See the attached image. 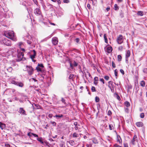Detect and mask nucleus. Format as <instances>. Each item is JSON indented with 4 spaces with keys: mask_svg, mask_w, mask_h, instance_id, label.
<instances>
[{
    "mask_svg": "<svg viewBox=\"0 0 147 147\" xmlns=\"http://www.w3.org/2000/svg\"><path fill=\"white\" fill-rule=\"evenodd\" d=\"M5 36L10 38L12 40H17L16 38L14 35V32L13 31L6 32L5 33Z\"/></svg>",
    "mask_w": 147,
    "mask_h": 147,
    "instance_id": "f257e3e1",
    "label": "nucleus"
},
{
    "mask_svg": "<svg viewBox=\"0 0 147 147\" xmlns=\"http://www.w3.org/2000/svg\"><path fill=\"white\" fill-rule=\"evenodd\" d=\"M18 53L17 57L16 60L17 61H24L26 59L23 57L24 55V53L23 52H19L18 51H17Z\"/></svg>",
    "mask_w": 147,
    "mask_h": 147,
    "instance_id": "f03ea898",
    "label": "nucleus"
},
{
    "mask_svg": "<svg viewBox=\"0 0 147 147\" xmlns=\"http://www.w3.org/2000/svg\"><path fill=\"white\" fill-rule=\"evenodd\" d=\"M11 84L20 87H22L24 86V84L23 82H18L14 80H11Z\"/></svg>",
    "mask_w": 147,
    "mask_h": 147,
    "instance_id": "7ed1b4c3",
    "label": "nucleus"
},
{
    "mask_svg": "<svg viewBox=\"0 0 147 147\" xmlns=\"http://www.w3.org/2000/svg\"><path fill=\"white\" fill-rule=\"evenodd\" d=\"M26 67L27 68V71L29 75H31L33 74L34 69L31 66H26Z\"/></svg>",
    "mask_w": 147,
    "mask_h": 147,
    "instance_id": "20e7f679",
    "label": "nucleus"
},
{
    "mask_svg": "<svg viewBox=\"0 0 147 147\" xmlns=\"http://www.w3.org/2000/svg\"><path fill=\"white\" fill-rule=\"evenodd\" d=\"M2 41L5 45L7 46H10L11 44L10 40L7 38L3 39Z\"/></svg>",
    "mask_w": 147,
    "mask_h": 147,
    "instance_id": "39448f33",
    "label": "nucleus"
},
{
    "mask_svg": "<svg viewBox=\"0 0 147 147\" xmlns=\"http://www.w3.org/2000/svg\"><path fill=\"white\" fill-rule=\"evenodd\" d=\"M44 66L42 64L38 63V66L36 67V69L38 72H42V71H45L42 69V68Z\"/></svg>",
    "mask_w": 147,
    "mask_h": 147,
    "instance_id": "423d86ee",
    "label": "nucleus"
},
{
    "mask_svg": "<svg viewBox=\"0 0 147 147\" xmlns=\"http://www.w3.org/2000/svg\"><path fill=\"white\" fill-rule=\"evenodd\" d=\"M117 43L119 44H121L123 42V36L121 35H119L117 39Z\"/></svg>",
    "mask_w": 147,
    "mask_h": 147,
    "instance_id": "0eeeda50",
    "label": "nucleus"
},
{
    "mask_svg": "<svg viewBox=\"0 0 147 147\" xmlns=\"http://www.w3.org/2000/svg\"><path fill=\"white\" fill-rule=\"evenodd\" d=\"M69 63L70 68L71 69H74V67H76L78 65V63L75 61H74L73 63L70 62Z\"/></svg>",
    "mask_w": 147,
    "mask_h": 147,
    "instance_id": "6e6552de",
    "label": "nucleus"
},
{
    "mask_svg": "<svg viewBox=\"0 0 147 147\" xmlns=\"http://www.w3.org/2000/svg\"><path fill=\"white\" fill-rule=\"evenodd\" d=\"M34 13L37 16L41 15L42 12L40 9L38 8H36L34 11Z\"/></svg>",
    "mask_w": 147,
    "mask_h": 147,
    "instance_id": "1a4fd4ad",
    "label": "nucleus"
},
{
    "mask_svg": "<svg viewBox=\"0 0 147 147\" xmlns=\"http://www.w3.org/2000/svg\"><path fill=\"white\" fill-rule=\"evenodd\" d=\"M18 112L20 114L23 115H26V112L23 108H20Z\"/></svg>",
    "mask_w": 147,
    "mask_h": 147,
    "instance_id": "9d476101",
    "label": "nucleus"
},
{
    "mask_svg": "<svg viewBox=\"0 0 147 147\" xmlns=\"http://www.w3.org/2000/svg\"><path fill=\"white\" fill-rule=\"evenodd\" d=\"M100 140V138L98 137L97 138H94L92 140V141L95 144H98Z\"/></svg>",
    "mask_w": 147,
    "mask_h": 147,
    "instance_id": "9b49d317",
    "label": "nucleus"
},
{
    "mask_svg": "<svg viewBox=\"0 0 147 147\" xmlns=\"http://www.w3.org/2000/svg\"><path fill=\"white\" fill-rule=\"evenodd\" d=\"M31 51L33 52V54L32 55H30V57L31 59H34V58H35V56L36 55V51L34 50H33Z\"/></svg>",
    "mask_w": 147,
    "mask_h": 147,
    "instance_id": "f8f14e48",
    "label": "nucleus"
},
{
    "mask_svg": "<svg viewBox=\"0 0 147 147\" xmlns=\"http://www.w3.org/2000/svg\"><path fill=\"white\" fill-rule=\"evenodd\" d=\"M53 44L55 45H57L58 42L57 39L56 38H53L52 39Z\"/></svg>",
    "mask_w": 147,
    "mask_h": 147,
    "instance_id": "ddd939ff",
    "label": "nucleus"
},
{
    "mask_svg": "<svg viewBox=\"0 0 147 147\" xmlns=\"http://www.w3.org/2000/svg\"><path fill=\"white\" fill-rule=\"evenodd\" d=\"M108 87L109 88H115V86L113 84V82L112 81H110L108 82Z\"/></svg>",
    "mask_w": 147,
    "mask_h": 147,
    "instance_id": "4468645a",
    "label": "nucleus"
},
{
    "mask_svg": "<svg viewBox=\"0 0 147 147\" xmlns=\"http://www.w3.org/2000/svg\"><path fill=\"white\" fill-rule=\"evenodd\" d=\"M130 55V52L129 50H128L127 51V53L126 54V61H128V58L129 57Z\"/></svg>",
    "mask_w": 147,
    "mask_h": 147,
    "instance_id": "2eb2a0df",
    "label": "nucleus"
},
{
    "mask_svg": "<svg viewBox=\"0 0 147 147\" xmlns=\"http://www.w3.org/2000/svg\"><path fill=\"white\" fill-rule=\"evenodd\" d=\"M136 125L137 127H143L144 124L142 122H138L136 123Z\"/></svg>",
    "mask_w": 147,
    "mask_h": 147,
    "instance_id": "dca6fc26",
    "label": "nucleus"
},
{
    "mask_svg": "<svg viewBox=\"0 0 147 147\" xmlns=\"http://www.w3.org/2000/svg\"><path fill=\"white\" fill-rule=\"evenodd\" d=\"M137 138V136L136 135H135L134 136L133 139L131 141V143L133 145H134L135 144V141H136L135 139Z\"/></svg>",
    "mask_w": 147,
    "mask_h": 147,
    "instance_id": "f3484780",
    "label": "nucleus"
},
{
    "mask_svg": "<svg viewBox=\"0 0 147 147\" xmlns=\"http://www.w3.org/2000/svg\"><path fill=\"white\" fill-rule=\"evenodd\" d=\"M117 142H119V144L122 143V140L121 138L119 135H117Z\"/></svg>",
    "mask_w": 147,
    "mask_h": 147,
    "instance_id": "a211bd4d",
    "label": "nucleus"
},
{
    "mask_svg": "<svg viewBox=\"0 0 147 147\" xmlns=\"http://www.w3.org/2000/svg\"><path fill=\"white\" fill-rule=\"evenodd\" d=\"M5 127V124L2 123L1 122H0V128L2 129H4Z\"/></svg>",
    "mask_w": 147,
    "mask_h": 147,
    "instance_id": "6ab92c4d",
    "label": "nucleus"
},
{
    "mask_svg": "<svg viewBox=\"0 0 147 147\" xmlns=\"http://www.w3.org/2000/svg\"><path fill=\"white\" fill-rule=\"evenodd\" d=\"M112 51V48L111 47H109L107 48V51L108 53H111Z\"/></svg>",
    "mask_w": 147,
    "mask_h": 147,
    "instance_id": "aec40b11",
    "label": "nucleus"
},
{
    "mask_svg": "<svg viewBox=\"0 0 147 147\" xmlns=\"http://www.w3.org/2000/svg\"><path fill=\"white\" fill-rule=\"evenodd\" d=\"M74 125L75 126V129L76 130H78V126H79L80 125L78 124V123L76 122H75L74 123Z\"/></svg>",
    "mask_w": 147,
    "mask_h": 147,
    "instance_id": "412c9836",
    "label": "nucleus"
},
{
    "mask_svg": "<svg viewBox=\"0 0 147 147\" xmlns=\"http://www.w3.org/2000/svg\"><path fill=\"white\" fill-rule=\"evenodd\" d=\"M98 78L97 77H95L94 79V84L96 85L98 83Z\"/></svg>",
    "mask_w": 147,
    "mask_h": 147,
    "instance_id": "4be33fe9",
    "label": "nucleus"
},
{
    "mask_svg": "<svg viewBox=\"0 0 147 147\" xmlns=\"http://www.w3.org/2000/svg\"><path fill=\"white\" fill-rule=\"evenodd\" d=\"M83 71H84V73L85 74L86 73H87L89 75V76H91L90 73L88 72V71L84 67L83 68Z\"/></svg>",
    "mask_w": 147,
    "mask_h": 147,
    "instance_id": "5701e85b",
    "label": "nucleus"
},
{
    "mask_svg": "<svg viewBox=\"0 0 147 147\" xmlns=\"http://www.w3.org/2000/svg\"><path fill=\"white\" fill-rule=\"evenodd\" d=\"M37 140L38 141L40 142L41 144H43L44 143V142L42 140V138L41 137L40 138H38Z\"/></svg>",
    "mask_w": 147,
    "mask_h": 147,
    "instance_id": "b1692460",
    "label": "nucleus"
},
{
    "mask_svg": "<svg viewBox=\"0 0 147 147\" xmlns=\"http://www.w3.org/2000/svg\"><path fill=\"white\" fill-rule=\"evenodd\" d=\"M74 75L72 74H71L69 77V79L73 81L74 80Z\"/></svg>",
    "mask_w": 147,
    "mask_h": 147,
    "instance_id": "393cba45",
    "label": "nucleus"
},
{
    "mask_svg": "<svg viewBox=\"0 0 147 147\" xmlns=\"http://www.w3.org/2000/svg\"><path fill=\"white\" fill-rule=\"evenodd\" d=\"M79 136V134L76 133H74L72 135V137L74 138H77Z\"/></svg>",
    "mask_w": 147,
    "mask_h": 147,
    "instance_id": "a878e982",
    "label": "nucleus"
},
{
    "mask_svg": "<svg viewBox=\"0 0 147 147\" xmlns=\"http://www.w3.org/2000/svg\"><path fill=\"white\" fill-rule=\"evenodd\" d=\"M137 14L139 16H142L144 14V12L142 11H139L137 13Z\"/></svg>",
    "mask_w": 147,
    "mask_h": 147,
    "instance_id": "bb28decb",
    "label": "nucleus"
},
{
    "mask_svg": "<svg viewBox=\"0 0 147 147\" xmlns=\"http://www.w3.org/2000/svg\"><path fill=\"white\" fill-rule=\"evenodd\" d=\"M63 117V115L62 114H59L58 115H56L54 116V117L56 118H61Z\"/></svg>",
    "mask_w": 147,
    "mask_h": 147,
    "instance_id": "cd10ccee",
    "label": "nucleus"
},
{
    "mask_svg": "<svg viewBox=\"0 0 147 147\" xmlns=\"http://www.w3.org/2000/svg\"><path fill=\"white\" fill-rule=\"evenodd\" d=\"M104 37L105 40V42L106 43H108L107 39V35L106 34H104Z\"/></svg>",
    "mask_w": 147,
    "mask_h": 147,
    "instance_id": "c85d7f7f",
    "label": "nucleus"
},
{
    "mask_svg": "<svg viewBox=\"0 0 147 147\" xmlns=\"http://www.w3.org/2000/svg\"><path fill=\"white\" fill-rule=\"evenodd\" d=\"M124 104L127 107H128L130 106L129 103L128 101H125V102Z\"/></svg>",
    "mask_w": 147,
    "mask_h": 147,
    "instance_id": "c756f323",
    "label": "nucleus"
},
{
    "mask_svg": "<svg viewBox=\"0 0 147 147\" xmlns=\"http://www.w3.org/2000/svg\"><path fill=\"white\" fill-rule=\"evenodd\" d=\"M140 85L142 87H144L145 85V82L144 81H142L140 82Z\"/></svg>",
    "mask_w": 147,
    "mask_h": 147,
    "instance_id": "7c9ffc66",
    "label": "nucleus"
},
{
    "mask_svg": "<svg viewBox=\"0 0 147 147\" xmlns=\"http://www.w3.org/2000/svg\"><path fill=\"white\" fill-rule=\"evenodd\" d=\"M122 57L120 55H118L117 56L118 60L119 61H121L122 59Z\"/></svg>",
    "mask_w": 147,
    "mask_h": 147,
    "instance_id": "2f4dec72",
    "label": "nucleus"
},
{
    "mask_svg": "<svg viewBox=\"0 0 147 147\" xmlns=\"http://www.w3.org/2000/svg\"><path fill=\"white\" fill-rule=\"evenodd\" d=\"M109 129L110 130L113 129H114V127L113 125L109 124Z\"/></svg>",
    "mask_w": 147,
    "mask_h": 147,
    "instance_id": "473e14b6",
    "label": "nucleus"
},
{
    "mask_svg": "<svg viewBox=\"0 0 147 147\" xmlns=\"http://www.w3.org/2000/svg\"><path fill=\"white\" fill-rule=\"evenodd\" d=\"M114 9L116 10H117L119 9V7L117 6V4H115L114 5Z\"/></svg>",
    "mask_w": 147,
    "mask_h": 147,
    "instance_id": "72a5a7b5",
    "label": "nucleus"
},
{
    "mask_svg": "<svg viewBox=\"0 0 147 147\" xmlns=\"http://www.w3.org/2000/svg\"><path fill=\"white\" fill-rule=\"evenodd\" d=\"M41 72L42 73V75H40V76H41V77H42L43 79H44V76L45 75V74L46 73L45 71H42Z\"/></svg>",
    "mask_w": 147,
    "mask_h": 147,
    "instance_id": "f704fd0d",
    "label": "nucleus"
},
{
    "mask_svg": "<svg viewBox=\"0 0 147 147\" xmlns=\"http://www.w3.org/2000/svg\"><path fill=\"white\" fill-rule=\"evenodd\" d=\"M18 46L20 48H21L22 46L23 45V43L22 42H18Z\"/></svg>",
    "mask_w": 147,
    "mask_h": 147,
    "instance_id": "c9c22d12",
    "label": "nucleus"
},
{
    "mask_svg": "<svg viewBox=\"0 0 147 147\" xmlns=\"http://www.w3.org/2000/svg\"><path fill=\"white\" fill-rule=\"evenodd\" d=\"M30 80L31 81H34V82L36 83L37 84H38V80L34 78H31L30 79Z\"/></svg>",
    "mask_w": 147,
    "mask_h": 147,
    "instance_id": "e433bc0d",
    "label": "nucleus"
},
{
    "mask_svg": "<svg viewBox=\"0 0 147 147\" xmlns=\"http://www.w3.org/2000/svg\"><path fill=\"white\" fill-rule=\"evenodd\" d=\"M114 73H115V75L116 77V78H117V73H118V70L117 69H115L114 70Z\"/></svg>",
    "mask_w": 147,
    "mask_h": 147,
    "instance_id": "4c0bfd02",
    "label": "nucleus"
},
{
    "mask_svg": "<svg viewBox=\"0 0 147 147\" xmlns=\"http://www.w3.org/2000/svg\"><path fill=\"white\" fill-rule=\"evenodd\" d=\"M69 143L72 146H73L75 144V143L74 141L70 140L69 142Z\"/></svg>",
    "mask_w": 147,
    "mask_h": 147,
    "instance_id": "58836bf2",
    "label": "nucleus"
},
{
    "mask_svg": "<svg viewBox=\"0 0 147 147\" xmlns=\"http://www.w3.org/2000/svg\"><path fill=\"white\" fill-rule=\"evenodd\" d=\"M95 101L96 102H98L100 101V99L98 97L96 96L95 98Z\"/></svg>",
    "mask_w": 147,
    "mask_h": 147,
    "instance_id": "ea45409f",
    "label": "nucleus"
},
{
    "mask_svg": "<svg viewBox=\"0 0 147 147\" xmlns=\"http://www.w3.org/2000/svg\"><path fill=\"white\" fill-rule=\"evenodd\" d=\"M91 90L92 92H94L96 91L95 87L93 86L92 87Z\"/></svg>",
    "mask_w": 147,
    "mask_h": 147,
    "instance_id": "a19ab883",
    "label": "nucleus"
},
{
    "mask_svg": "<svg viewBox=\"0 0 147 147\" xmlns=\"http://www.w3.org/2000/svg\"><path fill=\"white\" fill-rule=\"evenodd\" d=\"M123 47L122 46H120L118 47V49L119 51H122Z\"/></svg>",
    "mask_w": 147,
    "mask_h": 147,
    "instance_id": "79ce46f5",
    "label": "nucleus"
},
{
    "mask_svg": "<svg viewBox=\"0 0 147 147\" xmlns=\"http://www.w3.org/2000/svg\"><path fill=\"white\" fill-rule=\"evenodd\" d=\"M92 1L93 5H95L97 3V0H91Z\"/></svg>",
    "mask_w": 147,
    "mask_h": 147,
    "instance_id": "37998d69",
    "label": "nucleus"
},
{
    "mask_svg": "<svg viewBox=\"0 0 147 147\" xmlns=\"http://www.w3.org/2000/svg\"><path fill=\"white\" fill-rule=\"evenodd\" d=\"M61 101L64 104H66V103L65 102V100L63 98H61Z\"/></svg>",
    "mask_w": 147,
    "mask_h": 147,
    "instance_id": "c03bdc74",
    "label": "nucleus"
},
{
    "mask_svg": "<svg viewBox=\"0 0 147 147\" xmlns=\"http://www.w3.org/2000/svg\"><path fill=\"white\" fill-rule=\"evenodd\" d=\"M140 117L142 118H143L144 117V113H142L140 115Z\"/></svg>",
    "mask_w": 147,
    "mask_h": 147,
    "instance_id": "a18cd8bd",
    "label": "nucleus"
},
{
    "mask_svg": "<svg viewBox=\"0 0 147 147\" xmlns=\"http://www.w3.org/2000/svg\"><path fill=\"white\" fill-rule=\"evenodd\" d=\"M50 123L52 124L53 126H55L56 125V123L54 121H51Z\"/></svg>",
    "mask_w": 147,
    "mask_h": 147,
    "instance_id": "49530a36",
    "label": "nucleus"
},
{
    "mask_svg": "<svg viewBox=\"0 0 147 147\" xmlns=\"http://www.w3.org/2000/svg\"><path fill=\"white\" fill-rule=\"evenodd\" d=\"M112 65L113 68H115L116 67L115 64L113 61L112 62Z\"/></svg>",
    "mask_w": 147,
    "mask_h": 147,
    "instance_id": "de8ad7c7",
    "label": "nucleus"
},
{
    "mask_svg": "<svg viewBox=\"0 0 147 147\" xmlns=\"http://www.w3.org/2000/svg\"><path fill=\"white\" fill-rule=\"evenodd\" d=\"M104 78L105 80H109V76H104Z\"/></svg>",
    "mask_w": 147,
    "mask_h": 147,
    "instance_id": "09e8293b",
    "label": "nucleus"
},
{
    "mask_svg": "<svg viewBox=\"0 0 147 147\" xmlns=\"http://www.w3.org/2000/svg\"><path fill=\"white\" fill-rule=\"evenodd\" d=\"M61 147H65L64 143L63 142L61 143L60 144Z\"/></svg>",
    "mask_w": 147,
    "mask_h": 147,
    "instance_id": "8fccbe9b",
    "label": "nucleus"
},
{
    "mask_svg": "<svg viewBox=\"0 0 147 147\" xmlns=\"http://www.w3.org/2000/svg\"><path fill=\"white\" fill-rule=\"evenodd\" d=\"M8 71L9 72H11L12 70V68L11 67H9L7 69Z\"/></svg>",
    "mask_w": 147,
    "mask_h": 147,
    "instance_id": "3c124183",
    "label": "nucleus"
},
{
    "mask_svg": "<svg viewBox=\"0 0 147 147\" xmlns=\"http://www.w3.org/2000/svg\"><path fill=\"white\" fill-rule=\"evenodd\" d=\"M143 72L147 74V68H144L143 69Z\"/></svg>",
    "mask_w": 147,
    "mask_h": 147,
    "instance_id": "603ef678",
    "label": "nucleus"
},
{
    "mask_svg": "<svg viewBox=\"0 0 147 147\" xmlns=\"http://www.w3.org/2000/svg\"><path fill=\"white\" fill-rule=\"evenodd\" d=\"M112 114V113L111 111L110 110H109L108 111L107 115L109 116H111Z\"/></svg>",
    "mask_w": 147,
    "mask_h": 147,
    "instance_id": "864d4df0",
    "label": "nucleus"
},
{
    "mask_svg": "<svg viewBox=\"0 0 147 147\" xmlns=\"http://www.w3.org/2000/svg\"><path fill=\"white\" fill-rule=\"evenodd\" d=\"M113 146L114 147H122L121 146H120L117 144H115Z\"/></svg>",
    "mask_w": 147,
    "mask_h": 147,
    "instance_id": "5fc2aeb1",
    "label": "nucleus"
},
{
    "mask_svg": "<svg viewBox=\"0 0 147 147\" xmlns=\"http://www.w3.org/2000/svg\"><path fill=\"white\" fill-rule=\"evenodd\" d=\"M63 2L64 3H68L69 2V0H63Z\"/></svg>",
    "mask_w": 147,
    "mask_h": 147,
    "instance_id": "6e6d98bb",
    "label": "nucleus"
},
{
    "mask_svg": "<svg viewBox=\"0 0 147 147\" xmlns=\"http://www.w3.org/2000/svg\"><path fill=\"white\" fill-rule=\"evenodd\" d=\"M120 72H121V73L123 74V75H124L125 73H124V71H123V69H120Z\"/></svg>",
    "mask_w": 147,
    "mask_h": 147,
    "instance_id": "4d7b16f0",
    "label": "nucleus"
},
{
    "mask_svg": "<svg viewBox=\"0 0 147 147\" xmlns=\"http://www.w3.org/2000/svg\"><path fill=\"white\" fill-rule=\"evenodd\" d=\"M27 42L28 44H29L30 45H31L32 43V41H30V40H27Z\"/></svg>",
    "mask_w": 147,
    "mask_h": 147,
    "instance_id": "13d9d810",
    "label": "nucleus"
},
{
    "mask_svg": "<svg viewBox=\"0 0 147 147\" xmlns=\"http://www.w3.org/2000/svg\"><path fill=\"white\" fill-rule=\"evenodd\" d=\"M31 135L33 136L34 137H38V135L34 133H31Z\"/></svg>",
    "mask_w": 147,
    "mask_h": 147,
    "instance_id": "bf43d9fd",
    "label": "nucleus"
},
{
    "mask_svg": "<svg viewBox=\"0 0 147 147\" xmlns=\"http://www.w3.org/2000/svg\"><path fill=\"white\" fill-rule=\"evenodd\" d=\"M125 112H126L127 113H129V109L128 108H125Z\"/></svg>",
    "mask_w": 147,
    "mask_h": 147,
    "instance_id": "052dcab7",
    "label": "nucleus"
},
{
    "mask_svg": "<svg viewBox=\"0 0 147 147\" xmlns=\"http://www.w3.org/2000/svg\"><path fill=\"white\" fill-rule=\"evenodd\" d=\"M100 81L102 82L103 84L105 83L104 80L103 78H101L100 79Z\"/></svg>",
    "mask_w": 147,
    "mask_h": 147,
    "instance_id": "680f3d73",
    "label": "nucleus"
},
{
    "mask_svg": "<svg viewBox=\"0 0 147 147\" xmlns=\"http://www.w3.org/2000/svg\"><path fill=\"white\" fill-rule=\"evenodd\" d=\"M75 41L76 42L78 43L79 41V39L78 38H77L76 39Z\"/></svg>",
    "mask_w": 147,
    "mask_h": 147,
    "instance_id": "e2e57ef3",
    "label": "nucleus"
},
{
    "mask_svg": "<svg viewBox=\"0 0 147 147\" xmlns=\"http://www.w3.org/2000/svg\"><path fill=\"white\" fill-rule=\"evenodd\" d=\"M53 115L52 114H50L48 115V117L50 118H52Z\"/></svg>",
    "mask_w": 147,
    "mask_h": 147,
    "instance_id": "0e129e2a",
    "label": "nucleus"
},
{
    "mask_svg": "<svg viewBox=\"0 0 147 147\" xmlns=\"http://www.w3.org/2000/svg\"><path fill=\"white\" fill-rule=\"evenodd\" d=\"M109 88L111 89L112 92H114V88Z\"/></svg>",
    "mask_w": 147,
    "mask_h": 147,
    "instance_id": "69168bd1",
    "label": "nucleus"
},
{
    "mask_svg": "<svg viewBox=\"0 0 147 147\" xmlns=\"http://www.w3.org/2000/svg\"><path fill=\"white\" fill-rule=\"evenodd\" d=\"M124 147H128V144L127 143H124Z\"/></svg>",
    "mask_w": 147,
    "mask_h": 147,
    "instance_id": "338daca9",
    "label": "nucleus"
},
{
    "mask_svg": "<svg viewBox=\"0 0 147 147\" xmlns=\"http://www.w3.org/2000/svg\"><path fill=\"white\" fill-rule=\"evenodd\" d=\"M5 147H10V145L7 144H5Z\"/></svg>",
    "mask_w": 147,
    "mask_h": 147,
    "instance_id": "774afa93",
    "label": "nucleus"
}]
</instances>
